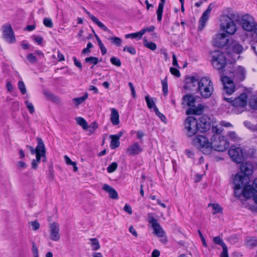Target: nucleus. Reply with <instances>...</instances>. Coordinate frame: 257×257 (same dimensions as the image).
<instances>
[{
	"instance_id": "nucleus-38",
	"label": "nucleus",
	"mask_w": 257,
	"mask_h": 257,
	"mask_svg": "<svg viewBox=\"0 0 257 257\" xmlns=\"http://www.w3.org/2000/svg\"><path fill=\"white\" fill-rule=\"evenodd\" d=\"M107 39L110 40L112 44L116 45L117 46H119L121 45L122 41L120 38L117 37H110L108 38Z\"/></svg>"
},
{
	"instance_id": "nucleus-59",
	"label": "nucleus",
	"mask_w": 257,
	"mask_h": 257,
	"mask_svg": "<svg viewBox=\"0 0 257 257\" xmlns=\"http://www.w3.org/2000/svg\"><path fill=\"white\" fill-rule=\"evenodd\" d=\"M212 131L213 133H215L216 134L215 135H219V134L221 133L222 131V130L221 129V128H218L217 125H212Z\"/></svg>"
},
{
	"instance_id": "nucleus-9",
	"label": "nucleus",
	"mask_w": 257,
	"mask_h": 257,
	"mask_svg": "<svg viewBox=\"0 0 257 257\" xmlns=\"http://www.w3.org/2000/svg\"><path fill=\"white\" fill-rule=\"evenodd\" d=\"M247 95L244 93H241L239 96L234 98L232 97L228 98L225 96L223 97V99L227 102L231 104L234 107H244L247 103Z\"/></svg>"
},
{
	"instance_id": "nucleus-31",
	"label": "nucleus",
	"mask_w": 257,
	"mask_h": 257,
	"mask_svg": "<svg viewBox=\"0 0 257 257\" xmlns=\"http://www.w3.org/2000/svg\"><path fill=\"white\" fill-rule=\"evenodd\" d=\"M88 94L85 93V94L82 97L73 98L72 99V101L74 102L76 106H78L82 103L88 98Z\"/></svg>"
},
{
	"instance_id": "nucleus-3",
	"label": "nucleus",
	"mask_w": 257,
	"mask_h": 257,
	"mask_svg": "<svg viewBox=\"0 0 257 257\" xmlns=\"http://www.w3.org/2000/svg\"><path fill=\"white\" fill-rule=\"evenodd\" d=\"M194 144L204 154L208 155L212 152V141L203 135L197 136L193 140Z\"/></svg>"
},
{
	"instance_id": "nucleus-64",
	"label": "nucleus",
	"mask_w": 257,
	"mask_h": 257,
	"mask_svg": "<svg viewBox=\"0 0 257 257\" xmlns=\"http://www.w3.org/2000/svg\"><path fill=\"white\" fill-rule=\"evenodd\" d=\"M34 40L38 44L41 45L43 42V39L40 36H34Z\"/></svg>"
},
{
	"instance_id": "nucleus-60",
	"label": "nucleus",
	"mask_w": 257,
	"mask_h": 257,
	"mask_svg": "<svg viewBox=\"0 0 257 257\" xmlns=\"http://www.w3.org/2000/svg\"><path fill=\"white\" fill-rule=\"evenodd\" d=\"M64 160H65L66 163L67 165H76V163L75 162L72 161L70 159V158L69 157H68L67 156H64Z\"/></svg>"
},
{
	"instance_id": "nucleus-19",
	"label": "nucleus",
	"mask_w": 257,
	"mask_h": 257,
	"mask_svg": "<svg viewBox=\"0 0 257 257\" xmlns=\"http://www.w3.org/2000/svg\"><path fill=\"white\" fill-rule=\"evenodd\" d=\"M143 151L142 147L138 142H134L126 149V153L130 156H135Z\"/></svg>"
},
{
	"instance_id": "nucleus-6",
	"label": "nucleus",
	"mask_w": 257,
	"mask_h": 257,
	"mask_svg": "<svg viewBox=\"0 0 257 257\" xmlns=\"http://www.w3.org/2000/svg\"><path fill=\"white\" fill-rule=\"evenodd\" d=\"M212 63L213 67L217 69H223L226 64V59L224 54L219 51H214L211 53Z\"/></svg>"
},
{
	"instance_id": "nucleus-40",
	"label": "nucleus",
	"mask_w": 257,
	"mask_h": 257,
	"mask_svg": "<svg viewBox=\"0 0 257 257\" xmlns=\"http://www.w3.org/2000/svg\"><path fill=\"white\" fill-rule=\"evenodd\" d=\"M243 124L245 127L250 129L254 132H257V125L252 124L250 121H245Z\"/></svg>"
},
{
	"instance_id": "nucleus-51",
	"label": "nucleus",
	"mask_w": 257,
	"mask_h": 257,
	"mask_svg": "<svg viewBox=\"0 0 257 257\" xmlns=\"http://www.w3.org/2000/svg\"><path fill=\"white\" fill-rule=\"evenodd\" d=\"M25 104H26V106L28 109L30 113H33L35 111V108L31 102H30L29 101L27 100L25 101Z\"/></svg>"
},
{
	"instance_id": "nucleus-42",
	"label": "nucleus",
	"mask_w": 257,
	"mask_h": 257,
	"mask_svg": "<svg viewBox=\"0 0 257 257\" xmlns=\"http://www.w3.org/2000/svg\"><path fill=\"white\" fill-rule=\"evenodd\" d=\"M117 166V163L113 162L107 168V171L109 173H112L116 170Z\"/></svg>"
},
{
	"instance_id": "nucleus-44",
	"label": "nucleus",
	"mask_w": 257,
	"mask_h": 257,
	"mask_svg": "<svg viewBox=\"0 0 257 257\" xmlns=\"http://www.w3.org/2000/svg\"><path fill=\"white\" fill-rule=\"evenodd\" d=\"M154 111L156 114L161 119L163 122L165 123L166 122V118L165 116L159 111L157 107H155Z\"/></svg>"
},
{
	"instance_id": "nucleus-39",
	"label": "nucleus",
	"mask_w": 257,
	"mask_h": 257,
	"mask_svg": "<svg viewBox=\"0 0 257 257\" xmlns=\"http://www.w3.org/2000/svg\"><path fill=\"white\" fill-rule=\"evenodd\" d=\"M161 82L162 84V90L163 92V94L165 95H167L168 92L167 77H166L164 79L162 80Z\"/></svg>"
},
{
	"instance_id": "nucleus-50",
	"label": "nucleus",
	"mask_w": 257,
	"mask_h": 257,
	"mask_svg": "<svg viewBox=\"0 0 257 257\" xmlns=\"http://www.w3.org/2000/svg\"><path fill=\"white\" fill-rule=\"evenodd\" d=\"M123 51H127L132 55H135L136 53V49L132 46H125L123 49Z\"/></svg>"
},
{
	"instance_id": "nucleus-48",
	"label": "nucleus",
	"mask_w": 257,
	"mask_h": 257,
	"mask_svg": "<svg viewBox=\"0 0 257 257\" xmlns=\"http://www.w3.org/2000/svg\"><path fill=\"white\" fill-rule=\"evenodd\" d=\"M17 167L18 169L22 170L25 169L27 168L28 165L23 161H18L17 164Z\"/></svg>"
},
{
	"instance_id": "nucleus-4",
	"label": "nucleus",
	"mask_w": 257,
	"mask_h": 257,
	"mask_svg": "<svg viewBox=\"0 0 257 257\" xmlns=\"http://www.w3.org/2000/svg\"><path fill=\"white\" fill-rule=\"evenodd\" d=\"M233 17L223 15L221 18L220 27L221 30L230 35L234 34L236 31L237 28L233 20Z\"/></svg>"
},
{
	"instance_id": "nucleus-13",
	"label": "nucleus",
	"mask_w": 257,
	"mask_h": 257,
	"mask_svg": "<svg viewBox=\"0 0 257 257\" xmlns=\"http://www.w3.org/2000/svg\"><path fill=\"white\" fill-rule=\"evenodd\" d=\"M221 81L224 86V90L228 95L231 94L235 91V86L233 80L229 77L224 76L221 77Z\"/></svg>"
},
{
	"instance_id": "nucleus-5",
	"label": "nucleus",
	"mask_w": 257,
	"mask_h": 257,
	"mask_svg": "<svg viewBox=\"0 0 257 257\" xmlns=\"http://www.w3.org/2000/svg\"><path fill=\"white\" fill-rule=\"evenodd\" d=\"M212 150L214 149L218 152H223L229 147V143L223 136L214 135L212 138Z\"/></svg>"
},
{
	"instance_id": "nucleus-22",
	"label": "nucleus",
	"mask_w": 257,
	"mask_h": 257,
	"mask_svg": "<svg viewBox=\"0 0 257 257\" xmlns=\"http://www.w3.org/2000/svg\"><path fill=\"white\" fill-rule=\"evenodd\" d=\"M84 10L86 14L90 17V18L91 19L93 23L96 24L99 28H100L103 31L107 32L110 34L111 33V32L107 28V27H106L100 21H99V20L96 17L91 15L89 12L87 11L85 9H84Z\"/></svg>"
},
{
	"instance_id": "nucleus-56",
	"label": "nucleus",
	"mask_w": 257,
	"mask_h": 257,
	"mask_svg": "<svg viewBox=\"0 0 257 257\" xmlns=\"http://www.w3.org/2000/svg\"><path fill=\"white\" fill-rule=\"evenodd\" d=\"M222 247V251L221 253V257H228V249L226 245H224Z\"/></svg>"
},
{
	"instance_id": "nucleus-26",
	"label": "nucleus",
	"mask_w": 257,
	"mask_h": 257,
	"mask_svg": "<svg viewBox=\"0 0 257 257\" xmlns=\"http://www.w3.org/2000/svg\"><path fill=\"white\" fill-rule=\"evenodd\" d=\"M110 120L114 125H117L119 123V114L115 108L111 109Z\"/></svg>"
},
{
	"instance_id": "nucleus-41",
	"label": "nucleus",
	"mask_w": 257,
	"mask_h": 257,
	"mask_svg": "<svg viewBox=\"0 0 257 257\" xmlns=\"http://www.w3.org/2000/svg\"><path fill=\"white\" fill-rule=\"evenodd\" d=\"M18 86L22 94H25L27 92L25 85L23 81H19L18 82Z\"/></svg>"
},
{
	"instance_id": "nucleus-10",
	"label": "nucleus",
	"mask_w": 257,
	"mask_h": 257,
	"mask_svg": "<svg viewBox=\"0 0 257 257\" xmlns=\"http://www.w3.org/2000/svg\"><path fill=\"white\" fill-rule=\"evenodd\" d=\"M240 24L244 30L248 32L252 31L257 25L254 22L253 18L249 15L242 16L240 20Z\"/></svg>"
},
{
	"instance_id": "nucleus-55",
	"label": "nucleus",
	"mask_w": 257,
	"mask_h": 257,
	"mask_svg": "<svg viewBox=\"0 0 257 257\" xmlns=\"http://www.w3.org/2000/svg\"><path fill=\"white\" fill-rule=\"evenodd\" d=\"M228 137L234 141L238 140V138L234 132H229L228 134Z\"/></svg>"
},
{
	"instance_id": "nucleus-7",
	"label": "nucleus",
	"mask_w": 257,
	"mask_h": 257,
	"mask_svg": "<svg viewBox=\"0 0 257 257\" xmlns=\"http://www.w3.org/2000/svg\"><path fill=\"white\" fill-rule=\"evenodd\" d=\"M185 126L187 130V135L189 137L194 136L197 130H199L198 122L193 116H189L186 118Z\"/></svg>"
},
{
	"instance_id": "nucleus-46",
	"label": "nucleus",
	"mask_w": 257,
	"mask_h": 257,
	"mask_svg": "<svg viewBox=\"0 0 257 257\" xmlns=\"http://www.w3.org/2000/svg\"><path fill=\"white\" fill-rule=\"evenodd\" d=\"M29 224L32 226L33 230L36 231L40 228V224L37 220L29 222Z\"/></svg>"
},
{
	"instance_id": "nucleus-63",
	"label": "nucleus",
	"mask_w": 257,
	"mask_h": 257,
	"mask_svg": "<svg viewBox=\"0 0 257 257\" xmlns=\"http://www.w3.org/2000/svg\"><path fill=\"white\" fill-rule=\"evenodd\" d=\"M155 30V27L153 26H151L149 27H147L146 28H144L142 29L141 31L142 32H143V35L146 32H153Z\"/></svg>"
},
{
	"instance_id": "nucleus-17",
	"label": "nucleus",
	"mask_w": 257,
	"mask_h": 257,
	"mask_svg": "<svg viewBox=\"0 0 257 257\" xmlns=\"http://www.w3.org/2000/svg\"><path fill=\"white\" fill-rule=\"evenodd\" d=\"M212 4H210L207 9L203 13L199 22L198 30L202 31L205 26L206 22L209 19L210 14L212 10Z\"/></svg>"
},
{
	"instance_id": "nucleus-57",
	"label": "nucleus",
	"mask_w": 257,
	"mask_h": 257,
	"mask_svg": "<svg viewBox=\"0 0 257 257\" xmlns=\"http://www.w3.org/2000/svg\"><path fill=\"white\" fill-rule=\"evenodd\" d=\"M27 59L31 63H34L37 61L36 57L32 53L28 55L27 56Z\"/></svg>"
},
{
	"instance_id": "nucleus-45",
	"label": "nucleus",
	"mask_w": 257,
	"mask_h": 257,
	"mask_svg": "<svg viewBox=\"0 0 257 257\" xmlns=\"http://www.w3.org/2000/svg\"><path fill=\"white\" fill-rule=\"evenodd\" d=\"M213 241L215 244L220 245L222 247L226 245L223 240L219 236L214 237L213 238Z\"/></svg>"
},
{
	"instance_id": "nucleus-33",
	"label": "nucleus",
	"mask_w": 257,
	"mask_h": 257,
	"mask_svg": "<svg viewBox=\"0 0 257 257\" xmlns=\"http://www.w3.org/2000/svg\"><path fill=\"white\" fill-rule=\"evenodd\" d=\"M76 120L77 124L82 126L84 130L88 128V123L83 117H77L76 118Z\"/></svg>"
},
{
	"instance_id": "nucleus-52",
	"label": "nucleus",
	"mask_w": 257,
	"mask_h": 257,
	"mask_svg": "<svg viewBox=\"0 0 257 257\" xmlns=\"http://www.w3.org/2000/svg\"><path fill=\"white\" fill-rule=\"evenodd\" d=\"M98 127V124L97 123L95 122V121H94L89 126V132L90 133H93V132H94V131Z\"/></svg>"
},
{
	"instance_id": "nucleus-2",
	"label": "nucleus",
	"mask_w": 257,
	"mask_h": 257,
	"mask_svg": "<svg viewBox=\"0 0 257 257\" xmlns=\"http://www.w3.org/2000/svg\"><path fill=\"white\" fill-rule=\"evenodd\" d=\"M197 90L204 98H209L213 93V84L209 78L202 77L198 82Z\"/></svg>"
},
{
	"instance_id": "nucleus-21",
	"label": "nucleus",
	"mask_w": 257,
	"mask_h": 257,
	"mask_svg": "<svg viewBox=\"0 0 257 257\" xmlns=\"http://www.w3.org/2000/svg\"><path fill=\"white\" fill-rule=\"evenodd\" d=\"M199 81L194 76H188L185 79L184 87L186 89L192 90L196 85H198Z\"/></svg>"
},
{
	"instance_id": "nucleus-49",
	"label": "nucleus",
	"mask_w": 257,
	"mask_h": 257,
	"mask_svg": "<svg viewBox=\"0 0 257 257\" xmlns=\"http://www.w3.org/2000/svg\"><path fill=\"white\" fill-rule=\"evenodd\" d=\"M43 24L46 27L52 28L53 24L52 20L49 18H45L43 20Z\"/></svg>"
},
{
	"instance_id": "nucleus-43",
	"label": "nucleus",
	"mask_w": 257,
	"mask_h": 257,
	"mask_svg": "<svg viewBox=\"0 0 257 257\" xmlns=\"http://www.w3.org/2000/svg\"><path fill=\"white\" fill-rule=\"evenodd\" d=\"M110 61L112 65L117 67H120L121 65V63L119 59L115 57H112L110 59Z\"/></svg>"
},
{
	"instance_id": "nucleus-34",
	"label": "nucleus",
	"mask_w": 257,
	"mask_h": 257,
	"mask_svg": "<svg viewBox=\"0 0 257 257\" xmlns=\"http://www.w3.org/2000/svg\"><path fill=\"white\" fill-rule=\"evenodd\" d=\"M143 35V32H142L141 30L140 32L137 33L126 34L125 35V37L126 38H138L139 39H140L142 38Z\"/></svg>"
},
{
	"instance_id": "nucleus-58",
	"label": "nucleus",
	"mask_w": 257,
	"mask_h": 257,
	"mask_svg": "<svg viewBox=\"0 0 257 257\" xmlns=\"http://www.w3.org/2000/svg\"><path fill=\"white\" fill-rule=\"evenodd\" d=\"M128 86L130 87L132 96L134 98H136L137 96V95L136 93L135 87H134L133 83L132 82H128Z\"/></svg>"
},
{
	"instance_id": "nucleus-25",
	"label": "nucleus",
	"mask_w": 257,
	"mask_h": 257,
	"mask_svg": "<svg viewBox=\"0 0 257 257\" xmlns=\"http://www.w3.org/2000/svg\"><path fill=\"white\" fill-rule=\"evenodd\" d=\"M234 73V77L237 80L242 81L245 78V71L242 66H238L235 70Z\"/></svg>"
},
{
	"instance_id": "nucleus-35",
	"label": "nucleus",
	"mask_w": 257,
	"mask_h": 257,
	"mask_svg": "<svg viewBox=\"0 0 257 257\" xmlns=\"http://www.w3.org/2000/svg\"><path fill=\"white\" fill-rule=\"evenodd\" d=\"M145 100L146 101L148 108L150 109L153 108L154 110L155 107H157V106H156L154 100L150 98L149 95H147V96H145Z\"/></svg>"
},
{
	"instance_id": "nucleus-36",
	"label": "nucleus",
	"mask_w": 257,
	"mask_h": 257,
	"mask_svg": "<svg viewBox=\"0 0 257 257\" xmlns=\"http://www.w3.org/2000/svg\"><path fill=\"white\" fill-rule=\"evenodd\" d=\"M85 62L88 63L90 64H93V65H95L98 63L99 60L98 58L91 56L86 58L85 59Z\"/></svg>"
},
{
	"instance_id": "nucleus-30",
	"label": "nucleus",
	"mask_w": 257,
	"mask_h": 257,
	"mask_svg": "<svg viewBox=\"0 0 257 257\" xmlns=\"http://www.w3.org/2000/svg\"><path fill=\"white\" fill-rule=\"evenodd\" d=\"M109 138L111 139L110 148L112 149L118 148L120 145L119 139L114 135H110Z\"/></svg>"
},
{
	"instance_id": "nucleus-14",
	"label": "nucleus",
	"mask_w": 257,
	"mask_h": 257,
	"mask_svg": "<svg viewBox=\"0 0 257 257\" xmlns=\"http://www.w3.org/2000/svg\"><path fill=\"white\" fill-rule=\"evenodd\" d=\"M50 238L54 241H58L60 238L59 225L54 222L49 225Z\"/></svg>"
},
{
	"instance_id": "nucleus-11",
	"label": "nucleus",
	"mask_w": 257,
	"mask_h": 257,
	"mask_svg": "<svg viewBox=\"0 0 257 257\" xmlns=\"http://www.w3.org/2000/svg\"><path fill=\"white\" fill-rule=\"evenodd\" d=\"M3 38L9 43H14L16 40L14 32L10 24H6L3 26Z\"/></svg>"
},
{
	"instance_id": "nucleus-20",
	"label": "nucleus",
	"mask_w": 257,
	"mask_h": 257,
	"mask_svg": "<svg viewBox=\"0 0 257 257\" xmlns=\"http://www.w3.org/2000/svg\"><path fill=\"white\" fill-rule=\"evenodd\" d=\"M243 51L242 46L236 41H232L227 47V53L229 54L232 53L240 54Z\"/></svg>"
},
{
	"instance_id": "nucleus-16",
	"label": "nucleus",
	"mask_w": 257,
	"mask_h": 257,
	"mask_svg": "<svg viewBox=\"0 0 257 257\" xmlns=\"http://www.w3.org/2000/svg\"><path fill=\"white\" fill-rule=\"evenodd\" d=\"M226 34L223 33L218 34L216 37L213 39V44L218 47H223L228 43V39L226 38Z\"/></svg>"
},
{
	"instance_id": "nucleus-47",
	"label": "nucleus",
	"mask_w": 257,
	"mask_h": 257,
	"mask_svg": "<svg viewBox=\"0 0 257 257\" xmlns=\"http://www.w3.org/2000/svg\"><path fill=\"white\" fill-rule=\"evenodd\" d=\"M210 205L212 206L213 210L215 211L213 212V214H214L222 212V208L218 204H212Z\"/></svg>"
},
{
	"instance_id": "nucleus-24",
	"label": "nucleus",
	"mask_w": 257,
	"mask_h": 257,
	"mask_svg": "<svg viewBox=\"0 0 257 257\" xmlns=\"http://www.w3.org/2000/svg\"><path fill=\"white\" fill-rule=\"evenodd\" d=\"M203 108V106L201 104H199L197 107L194 106L192 107H190L186 111V114L187 115L191 114L200 115L202 113Z\"/></svg>"
},
{
	"instance_id": "nucleus-61",
	"label": "nucleus",
	"mask_w": 257,
	"mask_h": 257,
	"mask_svg": "<svg viewBox=\"0 0 257 257\" xmlns=\"http://www.w3.org/2000/svg\"><path fill=\"white\" fill-rule=\"evenodd\" d=\"M73 59L74 61V65L78 68L81 70L82 68V65L81 62L79 61H78L75 57H73Z\"/></svg>"
},
{
	"instance_id": "nucleus-28",
	"label": "nucleus",
	"mask_w": 257,
	"mask_h": 257,
	"mask_svg": "<svg viewBox=\"0 0 257 257\" xmlns=\"http://www.w3.org/2000/svg\"><path fill=\"white\" fill-rule=\"evenodd\" d=\"M160 3L159 4L158 9L157 10V19L159 22L162 21V14L164 5L166 3V0H160Z\"/></svg>"
},
{
	"instance_id": "nucleus-27",
	"label": "nucleus",
	"mask_w": 257,
	"mask_h": 257,
	"mask_svg": "<svg viewBox=\"0 0 257 257\" xmlns=\"http://www.w3.org/2000/svg\"><path fill=\"white\" fill-rule=\"evenodd\" d=\"M196 99L192 95H186L183 97V104L192 107L194 106Z\"/></svg>"
},
{
	"instance_id": "nucleus-23",
	"label": "nucleus",
	"mask_w": 257,
	"mask_h": 257,
	"mask_svg": "<svg viewBox=\"0 0 257 257\" xmlns=\"http://www.w3.org/2000/svg\"><path fill=\"white\" fill-rule=\"evenodd\" d=\"M102 189L108 193L109 197L110 198L113 199H116L118 198V194L117 192L110 186L105 184L103 186Z\"/></svg>"
},
{
	"instance_id": "nucleus-1",
	"label": "nucleus",
	"mask_w": 257,
	"mask_h": 257,
	"mask_svg": "<svg viewBox=\"0 0 257 257\" xmlns=\"http://www.w3.org/2000/svg\"><path fill=\"white\" fill-rule=\"evenodd\" d=\"M253 173V166L250 163L242 164L240 166V172L237 174L234 179V192L236 197L243 196L245 198L251 197L253 189L251 186L247 185L248 183V176Z\"/></svg>"
},
{
	"instance_id": "nucleus-15",
	"label": "nucleus",
	"mask_w": 257,
	"mask_h": 257,
	"mask_svg": "<svg viewBox=\"0 0 257 257\" xmlns=\"http://www.w3.org/2000/svg\"><path fill=\"white\" fill-rule=\"evenodd\" d=\"M149 222L152 225L154 230V233L159 237H164L165 231L161 227L157 220L153 216H151L149 217Z\"/></svg>"
},
{
	"instance_id": "nucleus-62",
	"label": "nucleus",
	"mask_w": 257,
	"mask_h": 257,
	"mask_svg": "<svg viewBox=\"0 0 257 257\" xmlns=\"http://www.w3.org/2000/svg\"><path fill=\"white\" fill-rule=\"evenodd\" d=\"M124 210L127 212L129 214H132V207L131 206L128 204H126L124 207V208H123Z\"/></svg>"
},
{
	"instance_id": "nucleus-29",
	"label": "nucleus",
	"mask_w": 257,
	"mask_h": 257,
	"mask_svg": "<svg viewBox=\"0 0 257 257\" xmlns=\"http://www.w3.org/2000/svg\"><path fill=\"white\" fill-rule=\"evenodd\" d=\"M43 93L47 99L57 103L60 102L59 98L54 95L50 92L48 91H44Z\"/></svg>"
},
{
	"instance_id": "nucleus-37",
	"label": "nucleus",
	"mask_w": 257,
	"mask_h": 257,
	"mask_svg": "<svg viewBox=\"0 0 257 257\" xmlns=\"http://www.w3.org/2000/svg\"><path fill=\"white\" fill-rule=\"evenodd\" d=\"M144 45L151 50H155L157 48L156 44L152 42H149L146 39L144 41Z\"/></svg>"
},
{
	"instance_id": "nucleus-32",
	"label": "nucleus",
	"mask_w": 257,
	"mask_h": 257,
	"mask_svg": "<svg viewBox=\"0 0 257 257\" xmlns=\"http://www.w3.org/2000/svg\"><path fill=\"white\" fill-rule=\"evenodd\" d=\"M90 245L92 247V250H97L100 247L99 241L96 238H92L89 239Z\"/></svg>"
},
{
	"instance_id": "nucleus-53",
	"label": "nucleus",
	"mask_w": 257,
	"mask_h": 257,
	"mask_svg": "<svg viewBox=\"0 0 257 257\" xmlns=\"http://www.w3.org/2000/svg\"><path fill=\"white\" fill-rule=\"evenodd\" d=\"M170 72L171 74L176 77H179L180 76V73L178 69L174 67L170 68Z\"/></svg>"
},
{
	"instance_id": "nucleus-54",
	"label": "nucleus",
	"mask_w": 257,
	"mask_h": 257,
	"mask_svg": "<svg viewBox=\"0 0 257 257\" xmlns=\"http://www.w3.org/2000/svg\"><path fill=\"white\" fill-rule=\"evenodd\" d=\"M247 245L250 246H255L257 245V239L251 238L247 241Z\"/></svg>"
},
{
	"instance_id": "nucleus-8",
	"label": "nucleus",
	"mask_w": 257,
	"mask_h": 257,
	"mask_svg": "<svg viewBox=\"0 0 257 257\" xmlns=\"http://www.w3.org/2000/svg\"><path fill=\"white\" fill-rule=\"evenodd\" d=\"M228 154L232 160L237 164L240 163L241 165L249 163L248 162L243 163L244 156L242 153V150L239 147L231 146L228 150Z\"/></svg>"
},
{
	"instance_id": "nucleus-18",
	"label": "nucleus",
	"mask_w": 257,
	"mask_h": 257,
	"mask_svg": "<svg viewBox=\"0 0 257 257\" xmlns=\"http://www.w3.org/2000/svg\"><path fill=\"white\" fill-rule=\"evenodd\" d=\"M199 130L201 132H205L210 128L211 122L210 118L206 115L202 116L199 120Z\"/></svg>"
},
{
	"instance_id": "nucleus-12",
	"label": "nucleus",
	"mask_w": 257,
	"mask_h": 257,
	"mask_svg": "<svg viewBox=\"0 0 257 257\" xmlns=\"http://www.w3.org/2000/svg\"><path fill=\"white\" fill-rule=\"evenodd\" d=\"M37 142L38 150L37 152L35 153L36 158L34 160L37 162H40L41 159L42 158H45V160H43V162H45L46 161V156L45 145L42 139L40 138H37Z\"/></svg>"
}]
</instances>
